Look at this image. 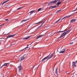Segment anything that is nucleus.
<instances>
[{
  "instance_id": "obj_24",
  "label": "nucleus",
  "mask_w": 77,
  "mask_h": 77,
  "mask_svg": "<svg viewBox=\"0 0 77 77\" xmlns=\"http://www.w3.org/2000/svg\"><path fill=\"white\" fill-rule=\"evenodd\" d=\"M61 11V10H58L56 12V13H58V12H60V11Z\"/></svg>"
},
{
  "instance_id": "obj_37",
  "label": "nucleus",
  "mask_w": 77,
  "mask_h": 77,
  "mask_svg": "<svg viewBox=\"0 0 77 77\" xmlns=\"http://www.w3.org/2000/svg\"><path fill=\"white\" fill-rule=\"evenodd\" d=\"M76 10H74L73 11H72L71 12H74V11H76Z\"/></svg>"
},
{
  "instance_id": "obj_3",
  "label": "nucleus",
  "mask_w": 77,
  "mask_h": 77,
  "mask_svg": "<svg viewBox=\"0 0 77 77\" xmlns=\"http://www.w3.org/2000/svg\"><path fill=\"white\" fill-rule=\"evenodd\" d=\"M62 51H60V52H59V53H64L65 52V50H66V48H64L63 49H62Z\"/></svg>"
},
{
  "instance_id": "obj_50",
  "label": "nucleus",
  "mask_w": 77,
  "mask_h": 77,
  "mask_svg": "<svg viewBox=\"0 0 77 77\" xmlns=\"http://www.w3.org/2000/svg\"><path fill=\"white\" fill-rule=\"evenodd\" d=\"M36 15V14H35V15Z\"/></svg>"
},
{
  "instance_id": "obj_13",
  "label": "nucleus",
  "mask_w": 77,
  "mask_h": 77,
  "mask_svg": "<svg viewBox=\"0 0 77 77\" xmlns=\"http://www.w3.org/2000/svg\"><path fill=\"white\" fill-rule=\"evenodd\" d=\"M30 38V36H29L27 37L24 38H23V39H28L29 38Z\"/></svg>"
},
{
  "instance_id": "obj_29",
  "label": "nucleus",
  "mask_w": 77,
  "mask_h": 77,
  "mask_svg": "<svg viewBox=\"0 0 77 77\" xmlns=\"http://www.w3.org/2000/svg\"><path fill=\"white\" fill-rule=\"evenodd\" d=\"M42 8H40L38 10V11H40L41 10Z\"/></svg>"
},
{
  "instance_id": "obj_35",
  "label": "nucleus",
  "mask_w": 77,
  "mask_h": 77,
  "mask_svg": "<svg viewBox=\"0 0 77 77\" xmlns=\"http://www.w3.org/2000/svg\"><path fill=\"white\" fill-rule=\"evenodd\" d=\"M73 42H71V43H70V45H72V44H73Z\"/></svg>"
},
{
  "instance_id": "obj_20",
  "label": "nucleus",
  "mask_w": 77,
  "mask_h": 77,
  "mask_svg": "<svg viewBox=\"0 0 77 77\" xmlns=\"http://www.w3.org/2000/svg\"><path fill=\"white\" fill-rule=\"evenodd\" d=\"M60 4H61V2H59L57 3V5H58L59 6L60 5Z\"/></svg>"
},
{
  "instance_id": "obj_27",
  "label": "nucleus",
  "mask_w": 77,
  "mask_h": 77,
  "mask_svg": "<svg viewBox=\"0 0 77 77\" xmlns=\"http://www.w3.org/2000/svg\"><path fill=\"white\" fill-rule=\"evenodd\" d=\"M45 35L44 34V35H41V38H42V37H44V36H45Z\"/></svg>"
},
{
  "instance_id": "obj_1",
  "label": "nucleus",
  "mask_w": 77,
  "mask_h": 77,
  "mask_svg": "<svg viewBox=\"0 0 77 77\" xmlns=\"http://www.w3.org/2000/svg\"><path fill=\"white\" fill-rule=\"evenodd\" d=\"M26 54H24L23 56L21 57L18 59L19 61L21 62L22 60H23L26 58Z\"/></svg>"
},
{
  "instance_id": "obj_19",
  "label": "nucleus",
  "mask_w": 77,
  "mask_h": 77,
  "mask_svg": "<svg viewBox=\"0 0 77 77\" xmlns=\"http://www.w3.org/2000/svg\"><path fill=\"white\" fill-rule=\"evenodd\" d=\"M26 21H27V20H23L21 22V23H24V22H26Z\"/></svg>"
},
{
  "instance_id": "obj_12",
  "label": "nucleus",
  "mask_w": 77,
  "mask_h": 77,
  "mask_svg": "<svg viewBox=\"0 0 77 77\" xmlns=\"http://www.w3.org/2000/svg\"><path fill=\"white\" fill-rule=\"evenodd\" d=\"M10 0H8L7 1H6L5 2H4L2 4V5H4V4H5V3H7V2H9V1H10Z\"/></svg>"
},
{
  "instance_id": "obj_16",
  "label": "nucleus",
  "mask_w": 77,
  "mask_h": 77,
  "mask_svg": "<svg viewBox=\"0 0 77 77\" xmlns=\"http://www.w3.org/2000/svg\"><path fill=\"white\" fill-rule=\"evenodd\" d=\"M29 48V47H28V46H27L24 49L21 50H19V51H23V50H25V49H26V48Z\"/></svg>"
},
{
  "instance_id": "obj_11",
  "label": "nucleus",
  "mask_w": 77,
  "mask_h": 77,
  "mask_svg": "<svg viewBox=\"0 0 77 77\" xmlns=\"http://www.w3.org/2000/svg\"><path fill=\"white\" fill-rule=\"evenodd\" d=\"M62 0H55L54 1H53V2H54V3H57V2H60V1H61Z\"/></svg>"
},
{
  "instance_id": "obj_17",
  "label": "nucleus",
  "mask_w": 77,
  "mask_h": 77,
  "mask_svg": "<svg viewBox=\"0 0 77 77\" xmlns=\"http://www.w3.org/2000/svg\"><path fill=\"white\" fill-rule=\"evenodd\" d=\"M8 64H9V63H4V66H7Z\"/></svg>"
},
{
  "instance_id": "obj_15",
  "label": "nucleus",
  "mask_w": 77,
  "mask_h": 77,
  "mask_svg": "<svg viewBox=\"0 0 77 77\" xmlns=\"http://www.w3.org/2000/svg\"><path fill=\"white\" fill-rule=\"evenodd\" d=\"M69 17V16H65L64 17H63L62 19L61 20H63V19H65L66 18H67V17Z\"/></svg>"
},
{
  "instance_id": "obj_51",
  "label": "nucleus",
  "mask_w": 77,
  "mask_h": 77,
  "mask_svg": "<svg viewBox=\"0 0 77 77\" xmlns=\"http://www.w3.org/2000/svg\"><path fill=\"white\" fill-rule=\"evenodd\" d=\"M0 68H1L0 67Z\"/></svg>"
},
{
  "instance_id": "obj_9",
  "label": "nucleus",
  "mask_w": 77,
  "mask_h": 77,
  "mask_svg": "<svg viewBox=\"0 0 77 77\" xmlns=\"http://www.w3.org/2000/svg\"><path fill=\"white\" fill-rule=\"evenodd\" d=\"M54 3L53 1L50 2L48 3V6H49V5H53Z\"/></svg>"
},
{
  "instance_id": "obj_40",
  "label": "nucleus",
  "mask_w": 77,
  "mask_h": 77,
  "mask_svg": "<svg viewBox=\"0 0 77 77\" xmlns=\"http://www.w3.org/2000/svg\"><path fill=\"white\" fill-rule=\"evenodd\" d=\"M60 48V46L59 48H57V49H58V50H59V49Z\"/></svg>"
},
{
  "instance_id": "obj_44",
  "label": "nucleus",
  "mask_w": 77,
  "mask_h": 77,
  "mask_svg": "<svg viewBox=\"0 0 77 77\" xmlns=\"http://www.w3.org/2000/svg\"><path fill=\"white\" fill-rule=\"evenodd\" d=\"M49 27V26H46V27H47H47Z\"/></svg>"
},
{
  "instance_id": "obj_33",
  "label": "nucleus",
  "mask_w": 77,
  "mask_h": 77,
  "mask_svg": "<svg viewBox=\"0 0 77 77\" xmlns=\"http://www.w3.org/2000/svg\"><path fill=\"white\" fill-rule=\"evenodd\" d=\"M45 21L44 22H43L42 24H41V25L42 26L43 25V24H44V23H45Z\"/></svg>"
},
{
  "instance_id": "obj_48",
  "label": "nucleus",
  "mask_w": 77,
  "mask_h": 77,
  "mask_svg": "<svg viewBox=\"0 0 77 77\" xmlns=\"http://www.w3.org/2000/svg\"><path fill=\"white\" fill-rule=\"evenodd\" d=\"M74 76H72V77H74Z\"/></svg>"
},
{
  "instance_id": "obj_21",
  "label": "nucleus",
  "mask_w": 77,
  "mask_h": 77,
  "mask_svg": "<svg viewBox=\"0 0 77 77\" xmlns=\"http://www.w3.org/2000/svg\"><path fill=\"white\" fill-rule=\"evenodd\" d=\"M75 21V19H72L70 21V22H74Z\"/></svg>"
},
{
  "instance_id": "obj_2",
  "label": "nucleus",
  "mask_w": 77,
  "mask_h": 77,
  "mask_svg": "<svg viewBox=\"0 0 77 77\" xmlns=\"http://www.w3.org/2000/svg\"><path fill=\"white\" fill-rule=\"evenodd\" d=\"M50 54H49L48 56H47L46 57H45L41 61V62H43V61H44V60H46L47 59H48V57H50Z\"/></svg>"
},
{
  "instance_id": "obj_8",
  "label": "nucleus",
  "mask_w": 77,
  "mask_h": 77,
  "mask_svg": "<svg viewBox=\"0 0 77 77\" xmlns=\"http://www.w3.org/2000/svg\"><path fill=\"white\" fill-rule=\"evenodd\" d=\"M54 53H52L50 56V57H49L48 58V59H51V57H53V56H54Z\"/></svg>"
},
{
  "instance_id": "obj_47",
  "label": "nucleus",
  "mask_w": 77,
  "mask_h": 77,
  "mask_svg": "<svg viewBox=\"0 0 77 77\" xmlns=\"http://www.w3.org/2000/svg\"><path fill=\"white\" fill-rule=\"evenodd\" d=\"M62 47H62L61 48V49H62Z\"/></svg>"
},
{
  "instance_id": "obj_30",
  "label": "nucleus",
  "mask_w": 77,
  "mask_h": 77,
  "mask_svg": "<svg viewBox=\"0 0 77 77\" xmlns=\"http://www.w3.org/2000/svg\"><path fill=\"white\" fill-rule=\"evenodd\" d=\"M69 32V30H68V31H66V32H65L66 34V33H68Z\"/></svg>"
},
{
  "instance_id": "obj_23",
  "label": "nucleus",
  "mask_w": 77,
  "mask_h": 77,
  "mask_svg": "<svg viewBox=\"0 0 77 77\" xmlns=\"http://www.w3.org/2000/svg\"><path fill=\"white\" fill-rule=\"evenodd\" d=\"M57 69H58L57 68L56 69V70L55 71V72L57 74H58V72H57Z\"/></svg>"
},
{
  "instance_id": "obj_4",
  "label": "nucleus",
  "mask_w": 77,
  "mask_h": 77,
  "mask_svg": "<svg viewBox=\"0 0 77 77\" xmlns=\"http://www.w3.org/2000/svg\"><path fill=\"white\" fill-rule=\"evenodd\" d=\"M18 72H20L22 69V67H21V65L18 67Z\"/></svg>"
},
{
  "instance_id": "obj_28",
  "label": "nucleus",
  "mask_w": 77,
  "mask_h": 77,
  "mask_svg": "<svg viewBox=\"0 0 77 77\" xmlns=\"http://www.w3.org/2000/svg\"><path fill=\"white\" fill-rule=\"evenodd\" d=\"M53 8L52 6H51L49 8V9H52Z\"/></svg>"
},
{
  "instance_id": "obj_46",
  "label": "nucleus",
  "mask_w": 77,
  "mask_h": 77,
  "mask_svg": "<svg viewBox=\"0 0 77 77\" xmlns=\"http://www.w3.org/2000/svg\"><path fill=\"white\" fill-rule=\"evenodd\" d=\"M2 68V66L1 67V68Z\"/></svg>"
},
{
  "instance_id": "obj_5",
  "label": "nucleus",
  "mask_w": 77,
  "mask_h": 77,
  "mask_svg": "<svg viewBox=\"0 0 77 77\" xmlns=\"http://www.w3.org/2000/svg\"><path fill=\"white\" fill-rule=\"evenodd\" d=\"M35 10H33L30 11V12H29V14H29V16H31L32 15V14H33V13H35Z\"/></svg>"
},
{
  "instance_id": "obj_26",
  "label": "nucleus",
  "mask_w": 77,
  "mask_h": 77,
  "mask_svg": "<svg viewBox=\"0 0 77 77\" xmlns=\"http://www.w3.org/2000/svg\"><path fill=\"white\" fill-rule=\"evenodd\" d=\"M41 36L40 35L37 36V37H36V38L37 39H39V38H41Z\"/></svg>"
},
{
  "instance_id": "obj_49",
  "label": "nucleus",
  "mask_w": 77,
  "mask_h": 77,
  "mask_svg": "<svg viewBox=\"0 0 77 77\" xmlns=\"http://www.w3.org/2000/svg\"><path fill=\"white\" fill-rule=\"evenodd\" d=\"M35 27H36V26H35Z\"/></svg>"
},
{
  "instance_id": "obj_34",
  "label": "nucleus",
  "mask_w": 77,
  "mask_h": 77,
  "mask_svg": "<svg viewBox=\"0 0 77 77\" xmlns=\"http://www.w3.org/2000/svg\"><path fill=\"white\" fill-rule=\"evenodd\" d=\"M5 21L7 22H8V21H9V19H6L5 20Z\"/></svg>"
},
{
  "instance_id": "obj_6",
  "label": "nucleus",
  "mask_w": 77,
  "mask_h": 77,
  "mask_svg": "<svg viewBox=\"0 0 77 77\" xmlns=\"http://www.w3.org/2000/svg\"><path fill=\"white\" fill-rule=\"evenodd\" d=\"M66 31H67V30L65 29L64 31H60L58 32H57L55 33V34H58L59 33H60V32H66Z\"/></svg>"
},
{
  "instance_id": "obj_38",
  "label": "nucleus",
  "mask_w": 77,
  "mask_h": 77,
  "mask_svg": "<svg viewBox=\"0 0 77 77\" xmlns=\"http://www.w3.org/2000/svg\"><path fill=\"white\" fill-rule=\"evenodd\" d=\"M72 30V29H69V30H69V31H71V30Z\"/></svg>"
},
{
  "instance_id": "obj_39",
  "label": "nucleus",
  "mask_w": 77,
  "mask_h": 77,
  "mask_svg": "<svg viewBox=\"0 0 77 77\" xmlns=\"http://www.w3.org/2000/svg\"><path fill=\"white\" fill-rule=\"evenodd\" d=\"M3 25H4V24H3L2 25H0V27H1L2 26H3Z\"/></svg>"
},
{
  "instance_id": "obj_41",
  "label": "nucleus",
  "mask_w": 77,
  "mask_h": 77,
  "mask_svg": "<svg viewBox=\"0 0 77 77\" xmlns=\"http://www.w3.org/2000/svg\"><path fill=\"white\" fill-rule=\"evenodd\" d=\"M58 50V49H57V52H58V51H59V50Z\"/></svg>"
},
{
  "instance_id": "obj_25",
  "label": "nucleus",
  "mask_w": 77,
  "mask_h": 77,
  "mask_svg": "<svg viewBox=\"0 0 77 77\" xmlns=\"http://www.w3.org/2000/svg\"><path fill=\"white\" fill-rule=\"evenodd\" d=\"M15 35H16V34H13L12 35H11V38L12 37H14V36H15Z\"/></svg>"
},
{
  "instance_id": "obj_32",
  "label": "nucleus",
  "mask_w": 77,
  "mask_h": 77,
  "mask_svg": "<svg viewBox=\"0 0 77 77\" xmlns=\"http://www.w3.org/2000/svg\"><path fill=\"white\" fill-rule=\"evenodd\" d=\"M55 8H56V7H58V6H58V5H57H57H55Z\"/></svg>"
},
{
  "instance_id": "obj_7",
  "label": "nucleus",
  "mask_w": 77,
  "mask_h": 77,
  "mask_svg": "<svg viewBox=\"0 0 77 77\" xmlns=\"http://www.w3.org/2000/svg\"><path fill=\"white\" fill-rule=\"evenodd\" d=\"M65 35H66V34L65 33V32L61 34V35L60 37H59V38H61L62 37H63V36H65Z\"/></svg>"
},
{
  "instance_id": "obj_10",
  "label": "nucleus",
  "mask_w": 77,
  "mask_h": 77,
  "mask_svg": "<svg viewBox=\"0 0 77 77\" xmlns=\"http://www.w3.org/2000/svg\"><path fill=\"white\" fill-rule=\"evenodd\" d=\"M42 21H43V20H42L38 22L37 23H33V24H34V25H36V24H39V23H42Z\"/></svg>"
},
{
  "instance_id": "obj_22",
  "label": "nucleus",
  "mask_w": 77,
  "mask_h": 77,
  "mask_svg": "<svg viewBox=\"0 0 77 77\" xmlns=\"http://www.w3.org/2000/svg\"><path fill=\"white\" fill-rule=\"evenodd\" d=\"M22 8V7H20L19 8H17V9L16 10H15L14 11H18V10H20V9Z\"/></svg>"
},
{
  "instance_id": "obj_45",
  "label": "nucleus",
  "mask_w": 77,
  "mask_h": 77,
  "mask_svg": "<svg viewBox=\"0 0 77 77\" xmlns=\"http://www.w3.org/2000/svg\"><path fill=\"white\" fill-rule=\"evenodd\" d=\"M29 45H27V46L28 47Z\"/></svg>"
},
{
  "instance_id": "obj_43",
  "label": "nucleus",
  "mask_w": 77,
  "mask_h": 77,
  "mask_svg": "<svg viewBox=\"0 0 77 77\" xmlns=\"http://www.w3.org/2000/svg\"><path fill=\"white\" fill-rule=\"evenodd\" d=\"M4 65H3L2 66L3 67V66H4Z\"/></svg>"
},
{
  "instance_id": "obj_42",
  "label": "nucleus",
  "mask_w": 77,
  "mask_h": 77,
  "mask_svg": "<svg viewBox=\"0 0 77 77\" xmlns=\"http://www.w3.org/2000/svg\"><path fill=\"white\" fill-rule=\"evenodd\" d=\"M32 43H33V42H32V43H31V44H29V45H31L32 44Z\"/></svg>"
},
{
  "instance_id": "obj_36",
  "label": "nucleus",
  "mask_w": 77,
  "mask_h": 77,
  "mask_svg": "<svg viewBox=\"0 0 77 77\" xmlns=\"http://www.w3.org/2000/svg\"><path fill=\"white\" fill-rule=\"evenodd\" d=\"M52 6V8H56L55 7V6Z\"/></svg>"
},
{
  "instance_id": "obj_31",
  "label": "nucleus",
  "mask_w": 77,
  "mask_h": 77,
  "mask_svg": "<svg viewBox=\"0 0 77 77\" xmlns=\"http://www.w3.org/2000/svg\"><path fill=\"white\" fill-rule=\"evenodd\" d=\"M42 26L41 25L40 26H38V28L36 29V30H37V29H39V28H40V27H41Z\"/></svg>"
},
{
  "instance_id": "obj_18",
  "label": "nucleus",
  "mask_w": 77,
  "mask_h": 77,
  "mask_svg": "<svg viewBox=\"0 0 77 77\" xmlns=\"http://www.w3.org/2000/svg\"><path fill=\"white\" fill-rule=\"evenodd\" d=\"M9 38H12V37L11 36V35L8 36L6 38L8 39Z\"/></svg>"
},
{
  "instance_id": "obj_14",
  "label": "nucleus",
  "mask_w": 77,
  "mask_h": 77,
  "mask_svg": "<svg viewBox=\"0 0 77 77\" xmlns=\"http://www.w3.org/2000/svg\"><path fill=\"white\" fill-rule=\"evenodd\" d=\"M61 19V18H60V19H59L58 20L56 21L55 23V24H56V23H58V21H60V20Z\"/></svg>"
}]
</instances>
